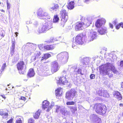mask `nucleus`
Instances as JSON below:
<instances>
[{
    "instance_id": "1",
    "label": "nucleus",
    "mask_w": 123,
    "mask_h": 123,
    "mask_svg": "<svg viewBox=\"0 0 123 123\" xmlns=\"http://www.w3.org/2000/svg\"><path fill=\"white\" fill-rule=\"evenodd\" d=\"M100 74L103 75H109V71L111 70L114 74H116L118 71L116 68L110 63L107 62L99 67Z\"/></svg>"
},
{
    "instance_id": "2",
    "label": "nucleus",
    "mask_w": 123,
    "mask_h": 123,
    "mask_svg": "<svg viewBox=\"0 0 123 123\" xmlns=\"http://www.w3.org/2000/svg\"><path fill=\"white\" fill-rule=\"evenodd\" d=\"M93 108L97 113L102 115H104L107 110L105 105L102 103H96L94 105Z\"/></svg>"
},
{
    "instance_id": "3",
    "label": "nucleus",
    "mask_w": 123,
    "mask_h": 123,
    "mask_svg": "<svg viewBox=\"0 0 123 123\" xmlns=\"http://www.w3.org/2000/svg\"><path fill=\"white\" fill-rule=\"evenodd\" d=\"M84 21V22H78L77 23L75 27L76 30H81L84 27L89 26L90 24V22L87 19H85Z\"/></svg>"
},
{
    "instance_id": "4",
    "label": "nucleus",
    "mask_w": 123,
    "mask_h": 123,
    "mask_svg": "<svg viewBox=\"0 0 123 123\" xmlns=\"http://www.w3.org/2000/svg\"><path fill=\"white\" fill-rule=\"evenodd\" d=\"M60 18H61V24L64 26L68 19V13L65 9H62L60 12Z\"/></svg>"
},
{
    "instance_id": "5",
    "label": "nucleus",
    "mask_w": 123,
    "mask_h": 123,
    "mask_svg": "<svg viewBox=\"0 0 123 123\" xmlns=\"http://www.w3.org/2000/svg\"><path fill=\"white\" fill-rule=\"evenodd\" d=\"M86 37V35L81 33H79L75 37V42L79 44L82 45L85 42Z\"/></svg>"
},
{
    "instance_id": "6",
    "label": "nucleus",
    "mask_w": 123,
    "mask_h": 123,
    "mask_svg": "<svg viewBox=\"0 0 123 123\" xmlns=\"http://www.w3.org/2000/svg\"><path fill=\"white\" fill-rule=\"evenodd\" d=\"M17 68L19 73L23 74L24 73V70L26 68V66L24 61L22 60L20 61L16 65Z\"/></svg>"
},
{
    "instance_id": "7",
    "label": "nucleus",
    "mask_w": 123,
    "mask_h": 123,
    "mask_svg": "<svg viewBox=\"0 0 123 123\" xmlns=\"http://www.w3.org/2000/svg\"><path fill=\"white\" fill-rule=\"evenodd\" d=\"M59 67L58 62L56 61L52 62L51 66V70L52 74L57 71L59 70Z\"/></svg>"
},
{
    "instance_id": "8",
    "label": "nucleus",
    "mask_w": 123,
    "mask_h": 123,
    "mask_svg": "<svg viewBox=\"0 0 123 123\" xmlns=\"http://www.w3.org/2000/svg\"><path fill=\"white\" fill-rule=\"evenodd\" d=\"M58 56L60 58L61 60H63L64 62H67L68 58V53L66 52L61 53L58 54Z\"/></svg>"
},
{
    "instance_id": "9",
    "label": "nucleus",
    "mask_w": 123,
    "mask_h": 123,
    "mask_svg": "<svg viewBox=\"0 0 123 123\" xmlns=\"http://www.w3.org/2000/svg\"><path fill=\"white\" fill-rule=\"evenodd\" d=\"M105 20L103 18L97 19L95 23V26L97 28H99L105 24Z\"/></svg>"
},
{
    "instance_id": "10",
    "label": "nucleus",
    "mask_w": 123,
    "mask_h": 123,
    "mask_svg": "<svg viewBox=\"0 0 123 123\" xmlns=\"http://www.w3.org/2000/svg\"><path fill=\"white\" fill-rule=\"evenodd\" d=\"M97 36V33L93 31H90L88 36V38L90 41H93L96 39Z\"/></svg>"
},
{
    "instance_id": "11",
    "label": "nucleus",
    "mask_w": 123,
    "mask_h": 123,
    "mask_svg": "<svg viewBox=\"0 0 123 123\" xmlns=\"http://www.w3.org/2000/svg\"><path fill=\"white\" fill-rule=\"evenodd\" d=\"M63 92V89L61 87L57 88L55 91V94L56 97H59L62 96Z\"/></svg>"
},
{
    "instance_id": "12",
    "label": "nucleus",
    "mask_w": 123,
    "mask_h": 123,
    "mask_svg": "<svg viewBox=\"0 0 123 123\" xmlns=\"http://www.w3.org/2000/svg\"><path fill=\"white\" fill-rule=\"evenodd\" d=\"M38 16L40 17L45 16L46 17L45 19H48L49 18V16L48 14L46 12H44L43 10H41L39 11L37 13Z\"/></svg>"
},
{
    "instance_id": "13",
    "label": "nucleus",
    "mask_w": 123,
    "mask_h": 123,
    "mask_svg": "<svg viewBox=\"0 0 123 123\" xmlns=\"http://www.w3.org/2000/svg\"><path fill=\"white\" fill-rule=\"evenodd\" d=\"M113 95L118 101L121 100L122 99V97L121 94L118 91H115Z\"/></svg>"
},
{
    "instance_id": "14",
    "label": "nucleus",
    "mask_w": 123,
    "mask_h": 123,
    "mask_svg": "<svg viewBox=\"0 0 123 123\" xmlns=\"http://www.w3.org/2000/svg\"><path fill=\"white\" fill-rule=\"evenodd\" d=\"M52 27L51 24H46L43 25L41 29V31L44 32L46 30H48L51 28Z\"/></svg>"
},
{
    "instance_id": "15",
    "label": "nucleus",
    "mask_w": 123,
    "mask_h": 123,
    "mask_svg": "<svg viewBox=\"0 0 123 123\" xmlns=\"http://www.w3.org/2000/svg\"><path fill=\"white\" fill-rule=\"evenodd\" d=\"M67 80L66 78L64 76L60 77L58 80L57 83L58 84H62L64 85L66 83Z\"/></svg>"
},
{
    "instance_id": "16",
    "label": "nucleus",
    "mask_w": 123,
    "mask_h": 123,
    "mask_svg": "<svg viewBox=\"0 0 123 123\" xmlns=\"http://www.w3.org/2000/svg\"><path fill=\"white\" fill-rule=\"evenodd\" d=\"M75 4L74 1H70L68 3L67 7L68 9L72 10L74 8Z\"/></svg>"
},
{
    "instance_id": "17",
    "label": "nucleus",
    "mask_w": 123,
    "mask_h": 123,
    "mask_svg": "<svg viewBox=\"0 0 123 123\" xmlns=\"http://www.w3.org/2000/svg\"><path fill=\"white\" fill-rule=\"evenodd\" d=\"M97 94L99 96H103L106 97H107V95H108V93L102 90H99L97 92Z\"/></svg>"
},
{
    "instance_id": "18",
    "label": "nucleus",
    "mask_w": 123,
    "mask_h": 123,
    "mask_svg": "<svg viewBox=\"0 0 123 123\" xmlns=\"http://www.w3.org/2000/svg\"><path fill=\"white\" fill-rule=\"evenodd\" d=\"M55 47L54 44L51 45H45V50H51L53 49Z\"/></svg>"
},
{
    "instance_id": "19",
    "label": "nucleus",
    "mask_w": 123,
    "mask_h": 123,
    "mask_svg": "<svg viewBox=\"0 0 123 123\" xmlns=\"http://www.w3.org/2000/svg\"><path fill=\"white\" fill-rule=\"evenodd\" d=\"M12 46L10 48V51L13 54L14 52V50L15 49V44L16 43L15 40L14 39H12Z\"/></svg>"
},
{
    "instance_id": "20",
    "label": "nucleus",
    "mask_w": 123,
    "mask_h": 123,
    "mask_svg": "<svg viewBox=\"0 0 123 123\" xmlns=\"http://www.w3.org/2000/svg\"><path fill=\"white\" fill-rule=\"evenodd\" d=\"M0 115L2 116L3 118H5L9 116L8 113H4V112L2 109L0 110Z\"/></svg>"
},
{
    "instance_id": "21",
    "label": "nucleus",
    "mask_w": 123,
    "mask_h": 123,
    "mask_svg": "<svg viewBox=\"0 0 123 123\" xmlns=\"http://www.w3.org/2000/svg\"><path fill=\"white\" fill-rule=\"evenodd\" d=\"M35 74V73L33 69H30L29 70L27 75L28 77H33Z\"/></svg>"
},
{
    "instance_id": "22",
    "label": "nucleus",
    "mask_w": 123,
    "mask_h": 123,
    "mask_svg": "<svg viewBox=\"0 0 123 123\" xmlns=\"http://www.w3.org/2000/svg\"><path fill=\"white\" fill-rule=\"evenodd\" d=\"M49 102L47 100L44 101L43 103L42 107L44 109L47 108L49 106Z\"/></svg>"
},
{
    "instance_id": "23",
    "label": "nucleus",
    "mask_w": 123,
    "mask_h": 123,
    "mask_svg": "<svg viewBox=\"0 0 123 123\" xmlns=\"http://www.w3.org/2000/svg\"><path fill=\"white\" fill-rule=\"evenodd\" d=\"M51 55L48 53H46L44 54L43 56L42 57L40 61L42 62L44 60H46L49 57H51Z\"/></svg>"
},
{
    "instance_id": "24",
    "label": "nucleus",
    "mask_w": 123,
    "mask_h": 123,
    "mask_svg": "<svg viewBox=\"0 0 123 123\" xmlns=\"http://www.w3.org/2000/svg\"><path fill=\"white\" fill-rule=\"evenodd\" d=\"M106 31L107 30L105 28H101L98 30V32L100 34L103 35L106 33Z\"/></svg>"
},
{
    "instance_id": "25",
    "label": "nucleus",
    "mask_w": 123,
    "mask_h": 123,
    "mask_svg": "<svg viewBox=\"0 0 123 123\" xmlns=\"http://www.w3.org/2000/svg\"><path fill=\"white\" fill-rule=\"evenodd\" d=\"M59 20L58 15H55L53 17V23L58 22Z\"/></svg>"
},
{
    "instance_id": "26",
    "label": "nucleus",
    "mask_w": 123,
    "mask_h": 123,
    "mask_svg": "<svg viewBox=\"0 0 123 123\" xmlns=\"http://www.w3.org/2000/svg\"><path fill=\"white\" fill-rule=\"evenodd\" d=\"M69 108L72 113H74L77 110V108L76 106H70Z\"/></svg>"
},
{
    "instance_id": "27",
    "label": "nucleus",
    "mask_w": 123,
    "mask_h": 123,
    "mask_svg": "<svg viewBox=\"0 0 123 123\" xmlns=\"http://www.w3.org/2000/svg\"><path fill=\"white\" fill-rule=\"evenodd\" d=\"M41 55V53L39 52H37V53L35 54V55L32 57L33 60H35L36 59L38 58V57Z\"/></svg>"
},
{
    "instance_id": "28",
    "label": "nucleus",
    "mask_w": 123,
    "mask_h": 123,
    "mask_svg": "<svg viewBox=\"0 0 123 123\" xmlns=\"http://www.w3.org/2000/svg\"><path fill=\"white\" fill-rule=\"evenodd\" d=\"M16 119L15 123H22V121L21 119L20 116H17L16 117Z\"/></svg>"
},
{
    "instance_id": "29",
    "label": "nucleus",
    "mask_w": 123,
    "mask_h": 123,
    "mask_svg": "<svg viewBox=\"0 0 123 123\" xmlns=\"http://www.w3.org/2000/svg\"><path fill=\"white\" fill-rule=\"evenodd\" d=\"M70 92L71 94V96L73 97L75 96L77 93L76 91L75 90H71L70 91Z\"/></svg>"
},
{
    "instance_id": "30",
    "label": "nucleus",
    "mask_w": 123,
    "mask_h": 123,
    "mask_svg": "<svg viewBox=\"0 0 123 123\" xmlns=\"http://www.w3.org/2000/svg\"><path fill=\"white\" fill-rule=\"evenodd\" d=\"M40 114V113L39 111H37L34 115V117L35 119H38L39 117Z\"/></svg>"
},
{
    "instance_id": "31",
    "label": "nucleus",
    "mask_w": 123,
    "mask_h": 123,
    "mask_svg": "<svg viewBox=\"0 0 123 123\" xmlns=\"http://www.w3.org/2000/svg\"><path fill=\"white\" fill-rule=\"evenodd\" d=\"M71 96H72L71 95L70 91L67 92H66L65 96L66 98L67 99H69Z\"/></svg>"
},
{
    "instance_id": "32",
    "label": "nucleus",
    "mask_w": 123,
    "mask_h": 123,
    "mask_svg": "<svg viewBox=\"0 0 123 123\" xmlns=\"http://www.w3.org/2000/svg\"><path fill=\"white\" fill-rule=\"evenodd\" d=\"M6 32L5 31L2 30L1 31V33L0 34V36L1 38L4 37L5 36Z\"/></svg>"
},
{
    "instance_id": "33",
    "label": "nucleus",
    "mask_w": 123,
    "mask_h": 123,
    "mask_svg": "<svg viewBox=\"0 0 123 123\" xmlns=\"http://www.w3.org/2000/svg\"><path fill=\"white\" fill-rule=\"evenodd\" d=\"M54 6L51 7V8L52 10H54L55 9H58L59 7L58 5L57 4H54Z\"/></svg>"
},
{
    "instance_id": "34",
    "label": "nucleus",
    "mask_w": 123,
    "mask_h": 123,
    "mask_svg": "<svg viewBox=\"0 0 123 123\" xmlns=\"http://www.w3.org/2000/svg\"><path fill=\"white\" fill-rule=\"evenodd\" d=\"M45 45L43 44H40L38 47L39 49L41 50H45Z\"/></svg>"
},
{
    "instance_id": "35",
    "label": "nucleus",
    "mask_w": 123,
    "mask_h": 123,
    "mask_svg": "<svg viewBox=\"0 0 123 123\" xmlns=\"http://www.w3.org/2000/svg\"><path fill=\"white\" fill-rule=\"evenodd\" d=\"M66 104L67 105H73L75 104V102L73 101H68L66 102Z\"/></svg>"
},
{
    "instance_id": "36",
    "label": "nucleus",
    "mask_w": 123,
    "mask_h": 123,
    "mask_svg": "<svg viewBox=\"0 0 123 123\" xmlns=\"http://www.w3.org/2000/svg\"><path fill=\"white\" fill-rule=\"evenodd\" d=\"M102 121L101 119L98 118H97L95 121V123H101Z\"/></svg>"
},
{
    "instance_id": "37",
    "label": "nucleus",
    "mask_w": 123,
    "mask_h": 123,
    "mask_svg": "<svg viewBox=\"0 0 123 123\" xmlns=\"http://www.w3.org/2000/svg\"><path fill=\"white\" fill-rule=\"evenodd\" d=\"M28 123H34V120L32 118H30L28 120Z\"/></svg>"
},
{
    "instance_id": "38",
    "label": "nucleus",
    "mask_w": 123,
    "mask_h": 123,
    "mask_svg": "<svg viewBox=\"0 0 123 123\" xmlns=\"http://www.w3.org/2000/svg\"><path fill=\"white\" fill-rule=\"evenodd\" d=\"M6 67V63H3L1 68V69L2 70V71H3L5 69Z\"/></svg>"
},
{
    "instance_id": "39",
    "label": "nucleus",
    "mask_w": 123,
    "mask_h": 123,
    "mask_svg": "<svg viewBox=\"0 0 123 123\" xmlns=\"http://www.w3.org/2000/svg\"><path fill=\"white\" fill-rule=\"evenodd\" d=\"M26 99V98L25 97L23 96H21L20 98L19 99H20L23 100L24 101H25Z\"/></svg>"
},
{
    "instance_id": "40",
    "label": "nucleus",
    "mask_w": 123,
    "mask_h": 123,
    "mask_svg": "<svg viewBox=\"0 0 123 123\" xmlns=\"http://www.w3.org/2000/svg\"><path fill=\"white\" fill-rule=\"evenodd\" d=\"M90 77L91 79H93L95 78V75L94 74H92L90 76Z\"/></svg>"
},
{
    "instance_id": "41",
    "label": "nucleus",
    "mask_w": 123,
    "mask_h": 123,
    "mask_svg": "<svg viewBox=\"0 0 123 123\" xmlns=\"http://www.w3.org/2000/svg\"><path fill=\"white\" fill-rule=\"evenodd\" d=\"M13 119L12 118H11L7 121V123H13Z\"/></svg>"
},
{
    "instance_id": "42",
    "label": "nucleus",
    "mask_w": 123,
    "mask_h": 123,
    "mask_svg": "<svg viewBox=\"0 0 123 123\" xmlns=\"http://www.w3.org/2000/svg\"><path fill=\"white\" fill-rule=\"evenodd\" d=\"M7 9H9L10 8V5L8 2V1L7 2Z\"/></svg>"
},
{
    "instance_id": "43",
    "label": "nucleus",
    "mask_w": 123,
    "mask_h": 123,
    "mask_svg": "<svg viewBox=\"0 0 123 123\" xmlns=\"http://www.w3.org/2000/svg\"><path fill=\"white\" fill-rule=\"evenodd\" d=\"M115 27L117 29H119L120 27V24L119 23L118 24L116 25L115 26Z\"/></svg>"
},
{
    "instance_id": "44",
    "label": "nucleus",
    "mask_w": 123,
    "mask_h": 123,
    "mask_svg": "<svg viewBox=\"0 0 123 123\" xmlns=\"http://www.w3.org/2000/svg\"><path fill=\"white\" fill-rule=\"evenodd\" d=\"M90 0H84V3L88 4L89 3Z\"/></svg>"
},
{
    "instance_id": "45",
    "label": "nucleus",
    "mask_w": 123,
    "mask_h": 123,
    "mask_svg": "<svg viewBox=\"0 0 123 123\" xmlns=\"http://www.w3.org/2000/svg\"><path fill=\"white\" fill-rule=\"evenodd\" d=\"M109 26L110 28L112 29H113V26L112 25L111 23H110L109 24Z\"/></svg>"
},
{
    "instance_id": "46",
    "label": "nucleus",
    "mask_w": 123,
    "mask_h": 123,
    "mask_svg": "<svg viewBox=\"0 0 123 123\" xmlns=\"http://www.w3.org/2000/svg\"><path fill=\"white\" fill-rule=\"evenodd\" d=\"M120 66L121 67H123V61H122L120 62Z\"/></svg>"
},
{
    "instance_id": "47",
    "label": "nucleus",
    "mask_w": 123,
    "mask_h": 123,
    "mask_svg": "<svg viewBox=\"0 0 123 123\" xmlns=\"http://www.w3.org/2000/svg\"><path fill=\"white\" fill-rule=\"evenodd\" d=\"M0 96H1L3 98L5 99L6 98V97L5 95H0Z\"/></svg>"
},
{
    "instance_id": "48",
    "label": "nucleus",
    "mask_w": 123,
    "mask_h": 123,
    "mask_svg": "<svg viewBox=\"0 0 123 123\" xmlns=\"http://www.w3.org/2000/svg\"><path fill=\"white\" fill-rule=\"evenodd\" d=\"M120 27L121 26L122 28H123V23L121 22L119 23Z\"/></svg>"
},
{
    "instance_id": "49",
    "label": "nucleus",
    "mask_w": 123,
    "mask_h": 123,
    "mask_svg": "<svg viewBox=\"0 0 123 123\" xmlns=\"http://www.w3.org/2000/svg\"><path fill=\"white\" fill-rule=\"evenodd\" d=\"M51 109V107L49 106L48 108V109L47 110V111L48 112Z\"/></svg>"
},
{
    "instance_id": "50",
    "label": "nucleus",
    "mask_w": 123,
    "mask_h": 123,
    "mask_svg": "<svg viewBox=\"0 0 123 123\" xmlns=\"http://www.w3.org/2000/svg\"><path fill=\"white\" fill-rule=\"evenodd\" d=\"M15 34H16V37H17V36H18V33L17 32H16L15 33Z\"/></svg>"
},
{
    "instance_id": "51",
    "label": "nucleus",
    "mask_w": 123,
    "mask_h": 123,
    "mask_svg": "<svg viewBox=\"0 0 123 123\" xmlns=\"http://www.w3.org/2000/svg\"><path fill=\"white\" fill-rule=\"evenodd\" d=\"M119 105L120 106H123V104L120 103L119 104Z\"/></svg>"
},
{
    "instance_id": "52",
    "label": "nucleus",
    "mask_w": 123,
    "mask_h": 123,
    "mask_svg": "<svg viewBox=\"0 0 123 123\" xmlns=\"http://www.w3.org/2000/svg\"><path fill=\"white\" fill-rule=\"evenodd\" d=\"M83 59L84 62L86 61H87V58H84Z\"/></svg>"
},
{
    "instance_id": "53",
    "label": "nucleus",
    "mask_w": 123,
    "mask_h": 123,
    "mask_svg": "<svg viewBox=\"0 0 123 123\" xmlns=\"http://www.w3.org/2000/svg\"><path fill=\"white\" fill-rule=\"evenodd\" d=\"M116 21H113V23L115 25H116Z\"/></svg>"
},
{
    "instance_id": "54",
    "label": "nucleus",
    "mask_w": 123,
    "mask_h": 123,
    "mask_svg": "<svg viewBox=\"0 0 123 123\" xmlns=\"http://www.w3.org/2000/svg\"><path fill=\"white\" fill-rule=\"evenodd\" d=\"M0 11H1L2 12H5V11L3 9H1V10H0Z\"/></svg>"
},
{
    "instance_id": "55",
    "label": "nucleus",
    "mask_w": 123,
    "mask_h": 123,
    "mask_svg": "<svg viewBox=\"0 0 123 123\" xmlns=\"http://www.w3.org/2000/svg\"><path fill=\"white\" fill-rule=\"evenodd\" d=\"M121 87L123 88V82L122 83Z\"/></svg>"
},
{
    "instance_id": "56",
    "label": "nucleus",
    "mask_w": 123,
    "mask_h": 123,
    "mask_svg": "<svg viewBox=\"0 0 123 123\" xmlns=\"http://www.w3.org/2000/svg\"><path fill=\"white\" fill-rule=\"evenodd\" d=\"M83 17H82V18H80V20H83Z\"/></svg>"
},
{
    "instance_id": "57",
    "label": "nucleus",
    "mask_w": 123,
    "mask_h": 123,
    "mask_svg": "<svg viewBox=\"0 0 123 123\" xmlns=\"http://www.w3.org/2000/svg\"><path fill=\"white\" fill-rule=\"evenodd\" d=\"M65 113V112H63V113H62V114L63 115L64 114V115H65V114H64Z\"/></svg>"
},
{
    "instance_id": "58",
    "label": "nucleus",
    "mask_w": 123,
    "mask_h": 123,
    "mask_svg": "<svg viewBox=\"0 0 123 123\" xmlns=\"http://www.w3.org/2000/svg\"><path fill=\"white\" fill-rule=\"evenodd\" d=\"M122 115L123 116V112L122 113Z\"/></svg>"
},
{
    "instance_id": "59",
    "label": "nucleus",
    "mask_w": 123,
    "mask_h": 123,
    "mask_svg": "<svg viewBox=\"0 0 123 123\" xmlns=\"http://www.w3.org/2000/svg\"><path fill=\"white\" fill-rule=\"evenodd\" d=\"M53 39H52V41H53Z\"/></svg>"
},
{
    "instance_id": "60",
    "label": "nucleus",
    "mask_w": 123,
    "mask_h": 123,
    "mask_svg": "<svg viewBox=\"0 0 123 123\" xmlns=\"http://www.w3.org/2000/svg\"><path fill=\"white\" fill-rule=\"evenodd\" d=\"M48 71V72H49V71Z\"/></svg>"
}]
</instances>
